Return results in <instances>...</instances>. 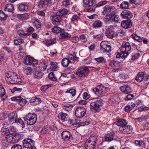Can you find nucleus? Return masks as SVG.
<instances>
[{
    "instance_id": "1",
    "label": "nucleus",
    "mask_w": 149,
    "mask_h": 149,
    "mask_svg": "<svg viewBox=\"0 0 149 149\" xmlns=\"http://www.w3.org/2000/svg\"><path fill=\"white\" fill-rule=\"evenodd\" d=\"M97 141V137L96 135L91 136L85 143V148L86 149H93Z\"/></svg>"
},
{
    "instance_id": "2",
    "label": "nucleus",
    "mask_w": 149,
    "mask_h": 149,
    "mask_svg": "<svg viewBox=\"0 0 149 149\" xmlns=\"http://www.w3.org/2000/svg\"><path fill=\"white\" fill-rule=\"evenodd\" d=\"M20 137V135L17 133L9 134L6 136V141L8 143L13 144L18 142Z\"/></svg>"
},
{
    "instance_id": "3",
    "label": "nucleus",
    "mask_w": 149,
    "mask_h": 149,
    "mask_svg": "<svg viewBox=\"0 0 149 149\" xmlns=\"http://www.w3.org/2000/svg\"><path fill=\"white\" fill-rule=\"evenodd\" d=\"M23 118L27 125H32L36 123L37 119V116L34 113H29Z\"/></svg>"
},
{
    "instance_id": "4",
    "label": "nucleus",
    "mask_w": 149,
    "mask_h": 149,
    "mask_svg": "<svg viewBox=\"0 0 149 149\" xmlns=\"http://www.w3.org/2000/svg\"><path fill=\"white\" fill-rule=\"evenodd\" d=\"M95 94L97 96L104 95L107 92V88L103 86H97L93 89Z\"/></svg>"
},
{
    "instance_id": "5",
    "label": "nucleus",
    "mask_w": 149,
    "mask_h": 149,
    "mask_svg": "<svg viewBox=\"0 0 149 149\" xmlns=\"http://www.w3.org/2000/svg\"><path fill=\"white\" fill-rule=\"evenodd\" d=\"M105 34L107 38H112L117 36L115 29L112 26H110L106 28Z\"/></svg>"
},
{
    "instance_id": "6",
    "label": "nucleus",
    "mask_w": 149,
    "mask_h": 149,
    "mask_svg": "<svg viewBox=\"0 0 149 149\" xmlns=\"http://www.w3.org/2000/svg\"><path fill=\"white\" fill-rule=\"evenodd\" d=\"M102 104V101L101 99L91 102L90 104L91 109L95 112H98L100 110V107Z\"/></svg>"
},
{
    "instance_id": "7",
    "label": "nucleus",
    "mask_w": 149,
    "mask_h": 149,
    "mask_svg": "<svg viewBox=\"0 0 149 149\" xmlns=\"http://www.w3.org/2000/svg\"><path fill=\"white\" fill-rule=\"evenodd\" d=\"M24 146L28 149H36V148L33 146L34 141L31 139L26 138L22 141Z\"/></svg>"
},
{
    "instance_id": "8",
    "label": "nucleus",
    "mask_w": 149,
    "mask_h": 149,
    "mask_svg": "<svg viewBox=\"0 0 149 149\" xmlns=\"http://www.w3.org/2000/svg\"><path fill=\"white\" fill-rule=\"evenodd\" d=\"M88 69L86 67H84L78 69L76 72V74L80 77L86 76L88 73Z\"/></svg>"
},
{
    "instance_id": "9",
    "label": "nucleus",
    "mask_w": 149,
    "mask_h": 149,
    "mask_svg": "<svg viewBox=\"0 0 149 149\" xmlns=\"http://www.w3.org/2000/svg\"><path fill=\"white\" fill-rule=\"evenodd\" d=\"M86 113V110L84 108L79 107L75 110V115L76 117L81 118L85 116Z\"/></svg>"
},
{
    "instance_id": "10",
    "label": "nucleus",
    "mask_w": 149,
    "mask_h": 149,
    "mask_svg": "<svg viewBox=\"0 0 149 149\" xmlns=\"http://www.w3.org/2000/svg\"><path fill=\"white\" fill-rule=\"evenodd\" d=\"M52 23L55 25H58L61 24V17L57 13L52 15L50 17Z\"/></svg>"
},
{
    "instance_id": "11",
    "label": "nucleus",
    "mask_w": 149,
    "mask_h": 149,
    "mask_svg": "<svg viewBox=\"0 0 149 149\" xmlns=\"http://www.w3.org/2000/svg\"><path fill=\"white\" fill-rule=\"evenodd\" d=\"M17 115L16 112H13L10 113L8 115V118L9 122L5 121L4 123V125L6 126V125H9L10 124V122L13 121L15 122L17 118Z\"/></svg>"
},
{
    "instance_id": "12",
    "label": "nucleus",
    "mask_w": 149,
    "mask_h": 149,
    "mask_svg": "<svg viewBox=\"0 0 149 149\" xmlns=\"http://www.w3.org/2000/svg\"><path fill=\"white\" fill-rule=\"evenodd\" d=\"M116 9L113 6L106 5L104 8V10L102 12L103 15L108 14L107 13L111 12L109 15H113L114 14Z\"/></svg>"
},
{
    "instance_id": "13",
    "label": "nucleus",
    "mask_w": 149,
    "mask_h": 149,
    "mask_svg": "<svg viewBox=\"0 0 149 149\" xmlns=\"http://www.w3.org/2000/svg\"><path fill=\"white\" fill-rule=\"evenodd\" d=\"M61 135L62 139L65 141H70L73 139L72 135L69 131L65 130L63 131Z\"/></svg>"
},
{
    "instance_id": "14",
    "label": "nucleus",
    "mask_w": 149,
    "mask_h": 149,
    "mask_svg": "<svg viewBox=\"0 0 149 149\" xmlns=\"http://www.w3.org/2000/svg\"><path fill=\"white\" fill-rule=\"evenodd\" d=\"M131 48L129 42L125 41L123 42L121 47L120 48V51L122 52L128 53Z\"/></svg>"
},
{
    "instance_id": "15",
    "label": "nucleus",
    "mask_w": 149,
    "mask_h": 149,
    "mask_svg": "<svg viewBox=\"0 0 149 149\" xmlns=\"http://www.w3.org/2000/svg\"><path fill=\"white\" fill-rule=\"evenodd\" d=\"M100 50L103 52H109L111 51V46L106 42H102L100 43Z\"/></svg>"
},
{
    "instance_id": "16",
    "label": "nucleus",
    "mask_w": 149,
    "mask_h": 149,
    "mask_svg": "<svg viewBox=\"0 0 149 149\" xmlns=\"http://www.w3.org/2000/svg\"><path fill=\"white\" fill-rule=\"evenodd\" d=\"M132 130V126L127 124L125 126H122L119 127V130L125 134H128L130 133Z\"/></svg>"
},
{
    "instance_id": "17",
    "label": "nucleus",
    "mask_w": 149,
    "mask_h": 149,
    "mask_svg": "<svg viewBox=\"0 0 149 149\" xmlns=\"http://www.w3.org/2000/svg\"><path fill=\"white\" fill-rule=\"evenodd\" d=\"M37 60L33 58L28 56L24 57V63L27 65L34 64L37 62Z\"/></svg>"
},
{
    "instance_id": "18",
    "label": "nucleus",
    "mask_w": 149,
    "mask_h": 149,
    "mask_svg": "<svg viewBox=\"0 0 149 149\" xmlns=\"http://www.w3.org/2000/svg\"><path fill=\"white\" fill-rule=\"evenodd\" d=\"M11 100L12 101H15L18 104L22 106L24 105L27 102L25 99L19 96L13 97L11 98Z\"/></svg>"
},
{
    "instance_id": "19",
    "label": "nucleus",
    "mask_w": 149,
    "mask_h": 149,
    "mask_svg": "<svg viewBox=\"0 0 149 149\" xmlns=\"http://www.w3.org/2000/svg\"><path fill=\"white\" fill-rule=\"evenodd\" d=\"M133 15L132 13L127 10H124L120 13L121 17L125 19L131 18L132 17Z\"/></svg>"
},
{
    "instance_id": "20",
    "label": "nucleus",
    "mask_w": 149,
    "mask_h": 149,
    "mask_svg": "<svg viewBox=\"0 0 149 149\" xmlns=\"http://www.w3.org/2000/svg\"><path fill=\"white\" fill-rule=\"evenodd\" d=\"M84 7L87 8L95 6V0H83Z\"/></svg>"
},
{
    "instance_id": "21",
    "label": "nucleus",
    "mask_w": 149,
    "mask_h": 149,
    "mask_svg": "<svg viewBox=\"0 0 149 149\" xmlns=\"http://www.w3.org/2000/svg\"><path fill=\"white\" fill-rule=\"evenodd\" d=\"M115 136V133L113 132H111L107 134H106L104 135V141H103L102 143L104 141L110 142L111 141L115 139L113 137Z\"/></svg>"
},
{
    "instance_id": "22",
    "label": "nucleus",
    "mask_w": 149,
    "mask_h": 149,
    "mask_svg": "<svg viewBox=\"0 0 149 149\" xmlns=\"http://www.w3.org/2000/svg\"><path fill=\"white\" fill-rule=\"evenodd\" d=\"M132 25L131 20L128 19L123 20L122 22L121 26L122 27L125 29H128L130 28Z\"/></svg>"
},
{
    "instance_id": "23",
    "label": "nucleus",
    "mask_w": 149,
    "mask_h": 149,
    "mask_svg": "<svg viewBox=\"0 0 149 149\" xmlns=\"http://www.w3.org/2000/svg\"><path fill=\"white\" fill-rule=\"evenodd\" d=\"M122 92L124 93L127 94L132 91V88L130 85H124L120 87Z\"/></svg>"
},
{
    "instance_id": "24",
    "label": "nucleus",
    "mask_w": 149,
    "mask_h": 149,
    "mask_svg": "<svg viewBox=\"0 0 149 149\" xmlns=\"http://www.w3.org/2000/svg\"><path fill=\"white\" fill-rule=\"evenodd\" d=\"M17 74L14 72H9L6 75V80L9 81V83L12 80H13L14 78L17 77Z\"/></svg>"
},
{
    "instance_id": "25",
    "label": "nucleus",
    "mask_w": 149,
    "mask_h": 149,
    "mask_svg": "<svg viewBox=\"0 0 149 149\" xmlns=\"http://www.w3.org/2000/svg\"><path fill=\"white\" fill-rule=\"evenodd\" d=\"M18 10L21 12H26L28 10V7L26 3H23L17 5Z\"/></svg>"
},
{
    "instance_id": "26",
    "label": "nucleus",
    "mask_w": 149,
    "mask_h": 149,
    "mask_svg": "<svg viewBox=\"0 0 149 149\" xmlns=\"http://www.w3.org/2000/svg\"><path fill=\"white\" fill-rule=\"evenodd\" d=\"M146 74L143 72H139L138 73L136 77L135 78V80L139 82H141L143 79L146 81L144 79Z\"/></svg>"
},
{
    "instance_id": "27",
    "label": "nucleus",
    "mask_w": 149,
    "mask_h": 149,
    "mask_svg": "<svg viewBox=\"0 0 149 149\" xmlns=\"http://www.w3.org/2000/svg\"><path fill=\"white\" fill-rule=\"evenodd\" d=\"M109 65L111 68L114 70H117L119 68L120 66L119 63L114 60H112L110 61Z\"/></svg>"
},
{
    "instance_id": "28",
    "label": "nucleus",
    "mask_w": 149,
    "mask_h": 149,
    "mask_svg": "<svg viewBox=\"0 0 149 149\" xmlns=\"http://www.w3.org/2000/svg\"><path fill=\"white\" fill-rule=\"evenodd\" d=\"M49 1L47 0H40L38 2V6L41 8H46L48 6Z\"/></svg>"
},
{
    "instance_id": "29",
    "label": "nucleus",
    "mask_w": 149,
    "mask_h": 149,
    "mask_svg": "<svg viewBox=\"0 0 149 149\" xmlns=\"http://www.w3.org/2000/svg\"><path fill=\"white\" fill-rule=\"evenodd\" d=\"M58 117L63 122H64L68 120V116L66 113H64L63 112H61L58 114Z\"/></svg>"
},
{
    "instance_id": "30",
    "label": "nucleus",
    "mask_w": 149,
    "mask_h": 149,
    "mask_svg": "<svg viewBox=\"0 0 149 149\" xmlns=\"http://www.w3.org/2000/svg\"><path fill=\"white\" fill-rule=\"evenodd\" d=\"M128 123L126 120L123 119H120L116 122V124L118 126L120 127L122 126H125Z\"/></svg>"
},
{
    "instance_id": "31",
    "label": "nucleus",
    "mask_w": 149,
    "mask_h": 149,
    "mask_svg": "<svg viewBox=\"0 0 149 149\" xmlns=\"http://www.w3.org/2000/svg\"><path fill=\"white\" fill-rule=\"evenodd\" d=\"M38 67L40 71H44L46 70L47 66L45 62L44 61H42L40 63Z\"/></svg>"
},
{
    "instance_id": "32",
    "label": "nucleus",
    "mask_w": 149,
    "mask_h": 149,
    "mask_svg": "<svg viewBox=\"0 0 149 149\" xmlns=\"http://www.w3.org/2000/svg\"><path fill=\"white\" fill-rule=\"evenodd\" d=\"M14 8L13 5L11 4L6 5L4 9V10L9 12H12L14 10Z\"/></svg>"
},
{
    "instance_id": "33",
    "label": "nucleus",
    "mask_w": 149,
    "mask_h": 149,
    "mask_svg": "<svg viewBox=\"0 0 149 149\" xmlns=\"http://www.w3.org/2000/svg\"><path fill=\"white\" fill-rule=\"evenodd\" d=\"M128 54L129 53L122 52L120 51V52L117 54L116 58H119L121 57L122 58H123L124 59L128 55Z\"/></svg>"
},
{
    "instance_id": "34",
    "label": "nucleus",
    "mask_w": 149,
    "mask_h": 149,
    "mask_svg": "<svg viewBox=\"0 0 149 149\" xmlns=\"http://www.w3.org/2000/svg\"><path fill=\"white\" fill-rule=\"evenodd\" d=\"M43 74L42 72L36 71L33 74V77L37 79H39L42 77Z\"/></svg>"
},
{
    "instance_id": "35",
    "label": "nucleus",
    "mask_w": 149,
    "mask_h": 149,
    "mask_svg": "<svg viewBox=\"0 0 149 149\" xmlns=\"http://www.w3.org/2000/svg\"><path fill=\"white\" fill-rule=\"evenodd\" d=\"M80 13H78L77 14H74L72 15V18L70 19L71 21L73 22H77L80 19Z\"/></svg>"
},
{
    "instance_id": "36",
    "label": "nucleus",
    "mask_w": 149,
    "mask_h": 149,
    "mask_svg": "<svg viewBox=\"0 0 149 149\" xmlns=\"http://www.w3.org/2000/svg\"><path fill=\"white\" fill-rule=\"evenodd\" d=\"M56 13L61 17L67 14L68 11L66 9L63 8L57 12Z\"/></svg>"
},
{
    "instance_id": "37",
    "label": "nucleus",
    "mask_w": 149,
    "mask_h": 149,
    "mask_svg": "<svg viewBox=\"0 0 149 149\" xmlns=\"http://www.w3.org/2000/svg\"><path fill=\"white\" fill-rule=\"evenodd\" d=\"M64 31L63 29H61L58 26H55L52 29V31L56 33L63 32Z\"/></svg>"
},
{
    "instance_id": "38",
    "label": "nucleus",
    "mask_w": 149,
    "mask_h": 149,
    "mask_svg": "<svg viewBox=\"0 0 149 149\" xmlns=\"http://www.w3.org/2000/svg\"><path fill=\"white\" fill-rule=\"evenodd\" d=\"M22 80L20 78L17 76L16 78H14L13 80H12L10 82V83L11 84H18L21 83Z\"/></svg>"
},
{
    "instance_id": "39",
    "label": "nucleus",
    "mask_w": 149,
    "mask_h": 149,
    "mask_svg": "<svg viewBox=\"0 0 149 149\" xmlns=\"http://www.w3.org/2000/svg\"><path fill=\"white\" fill-rule=\"evenodd\" d=\"M103 23L99 20H97L93 24V26L95 28H100L102 25Z\"/></svg>"
},
{
    "instance_id": "40",
    "label": "nucleus",
    "mask_w": 149,
    "mask_h": 149,
    "mask_svg": "<svg viewBox=\"0 0 149 149\" xmlns=\"http://www.w3.org/2000/svg\"><path fill=\"white\" fill-rule=\"evenodd\" d=\"M3 125L4 126V127H2L1 130V134L2 135H4L7 133H8L9 132V129H8L7 128H6V127L7 125H6V126H5L4 125V124H3Z\"/></svg>"
},
{
    "instance_id": "41",
    "label": "nucleus",
    "mask_w": 149,
    "mask_h": 149,
    "mask_svg": "<svg viewBox=\"0 0 149 149\" xmlns=\"http://www.w3.org/2000/svg\"><path fill=\"white\" fill-rule=\"evenodd\" d=\"M33 26L35 27L37 29L40 27L41 24L39 20L37 19H35L33 23Z\"/></svg>"
},
{
    "instance_id": "42",
    "label": "nucleus",
    "mask_w": 149,
    "mask_h": 149,
    "mask_svg": "<svg viewBox=\"0 0 149 149\" xmlns=\"http://www.w3.org/2000/svg\"><path fill=\"white\" fill-rule=\"evenodd\" d=\"M70 63L68 58H63L62 61L61 63L62 65L65 67H67L69 64Z\"/></svg>"
},
{
    "instance_id": "43",
    "label": "nucleus",
    "mask_w": 149,
    "mask_h": 149,
    "mask_svg": "<svg viewBox=\"0 0 149 149\" xmlns=\"http://www.w3.org/2000/svg\"><path fill=\"white\" fill-rule=\"evenodd\" d=\"M41 100L40 98H37L36 97H33L31 99V102H35L36 104H38L41 103Z\"/></svg>"
},
{
    "instance_id": "44",
    "label": "nucleus",
    "mask_w": 149,
    "mask_h": 149,
    "mask_svg": "<svg viewBox=\"0 0 149 149\" xmlns=\"http://www.w3.org/2000/svg\"><path fill=\"white\" fill-rule=\"evenodd\" d=\"M72 108V106L70 104H67L62 106L63 109L65 111H70Z\"/></svg>"
},
{
    "instance_id": "45",
    "label": "nucleus",
    "mask_w": 149,
    "mask_h": 149,
    "mask_svg": "<svg viewBox=\"0 0 149 149\" xmlns=\"http://www.w3.org/2000/svg\"><path fill=\"white\" fill-rule=\"evenodd\" d=\"M129 4L127 1H124L120 4V7L122 8L127 9L129 8Z\"/></svg>"
},
{
    "instance_id": "46",
    "label": "nucleus",
    "mask_w": 149,
    "mask_h": 149,
    "mask_svg": "<svg viewBox=\"0 0 149 149\" xmlns=\"http://www.w3.org/2000/svg\"><path fill=\"white\" fill-rule=\"evenodd\" d=\"M71 0H64L62 2L61 5L63 7H67L69 6L71 4Z\"/></svg>"
},
{
    "instance_id": "47",
    "label": "nucleus",
    "mask_w": 149,
    "mask_h": 149,
    "mask_svg": "<svg viewBox=\"0 0 149 149\" xmlns=\"http://www.w3.org/2000/svg\"><path fill=\"white\" fill-rule=\"evenodd\" d=\"M17 123L18 125H20L22 128H24L25 127V125L23 120L20 118H17L15 120L14 122Z\"/></svg>"
},
{
    "instance_id": "48",
    "label": "nucleus",
    "mask_w": 149,
    "mask_h": 149,
    "mask_svg": "<svg viewBox=\"0 0 149 149\" xmlns=\"http://www.w3.org/2000/svg\"><path fill=\"white\" fill-rule=\"evenodd\" d=\"M70 63L73 62L74 61H77V58L75 55L73 56L72 54H70L68 55V58Z\"/></svg>"
},
{
    "instance_id": "49",
    "label": "nucleus",
    "mask_w": 149,
    "mask_h": 149,
    "mask_svg": "<svg viewBox=\"0 0 149 149\" xmlns=\"http://www.w3.org/2000/svg\"><path fill=\"white\" fill-rule=\"evenodd\" d=\"M94 60L97 61L98 63H104L106 62L105 59L102 57L95 58Z\"/></svg>"
},
{
    "instance_id": "50",
    "label": "nucleus",
    "mask_w": 149,
    "mask_h": 149,
    "mask_svg": "<svg viewBox=\"0 0 149 149\" xmlns=\"http://www.w3.org/2000/svg\"><path fill=\"white\" fill-rule=\"evenodd\" d=\"M60 36L62 38L67 39L70 37L71 35L68 33L67 32H62L60 34Z\"/></svg>"
},
{
    "instance_id": "51",
    "label": "nucleus",
    "mask_w": 149,
    "mask_h": 149,
    "mask_svg": "<svg viewBox=\"0 0 149 149\" xmlns=\"http://www.w3.org/2000/svg\"><path fill=\"white\" fill-rule=\"evenodd\" d=\"M65 93H68V94H70L71 96H74L75 95L76 91L75 89H71L66 91Z\"/></svg>"
},
{
    "instance_id": "52",
    "label": "nucleus",
    "mask_w": 149,
    "mask_h": 149,
    "mask_svg": "<svg viewBox=\"0 0 149 149\" xmlns=\"http://www.w3.org/2000/svg\"><path fill=\"white\" fill-rule=\"evenodd\" d=\"M8 17L7 14H6L3 11L0 10V19L1 20H6Z\"/></svg>"
},
{
    "instance_id": "53",
    "label": "nucleus",
    "mask_w": 149,
    "mask_h": 149,
    "mask_svg": "<svg viewBox=\"0 0 149 149\" xmlns=\"http://www.w3.org/2000/svg\"><path fill=\"white\" fill-rule=\"evenodd\" d=\"M132 38L136 40L139 42H141L142 41V38L136 35L135 34H132L131 36Z\"/></svg>"
},
{
    "instance_id": "54",
    "label": "nucleus",
    "mask_w": 149,
    "mask_h": 149,
    "mask_svg": "<svg viewBox=\"0 0 149 149\" xmlns=\"http://www.w3.org/2000/svg\"><path fill=\"white\" fill-rule=\"evenodd\" d=\"M14 43L15 45H19L24 42V40L22 38L16 39L14 40Z\"/></svg>"
},
{
    "instance_id": "55",
    "label": "nucleus",
    "mask_w": 149,
    "mask_h": 149,
    "mask_svg": "<svg viewBox=\"0 0 149 149\" xmlns=\"http://www.w3.org/2000/svg\"><path fill=\"white\" fill-rule=\"evenodd\" d=\"M50 68L52 70H55L57 67V63L56 62H52L50 63Z\"/></svg>"
},
{
    "instance_id": "56",
    "label": "nucleus",
    "mask_w": 149,
    "mask_h": 149,
    "mask_svg": "<svg viewBox=\"0 0 149 149\" xmlns=\"http://www.w3.org/2000/svg\"><path fill=\"white\" fill-rule=\"evenodd\" d=\"M111 16V22H118V21H119V17L118 15H115V13L114 15H112Z\"/></svg>"
},
{
    "instance_id": "57",
    "label": "nucleus",
    "mask_w": 149,
    "mask_h": 149,
    "mask_svg": "<svg viewBox=\"0 0 149 149\" xmlns=\"http://www.w3.org/2000/svg\"><path fill=\"white\" fill-rule=\"evenodd\" d=\"M111 15H112L108 14L106 15V17L103 19L104 21L106 22H108L109 21H110L111 22Z\"/></svg>"
},
{
    "instance_id": "58",
    "label": "nucleus",
    "mask_w": 149,
    "mask_h": 149,
    "mask_svg": "<svg viewBox=\"0 0 149 149\" xmlns=\"http://www.w3.org/2000/svg\"><path fill=\"white\" fill-rule=\"evenodd\" d=\"M87 35H82L79 37V40H80L81 42H85L87 41Z\"/></svg>"
},
{
    "instance_id": "59",
    "label": "nucleus",
    "mask_w": 149,
    "mask_h": 149,
    "mask_svg": "<svg viewBox=\"0 0 149 149\" xmlns=\"http://www.w3.org/2000/svg\"><path fill=\"white\" fill-rule=\"evenodd\" d=\"M5 94V91L3 86L0 85V95L1 97L4 96Z\"/></svg>"
},
{
    "instance_id": "60",
    "label": "nucleus",
    "mask_w": 149,
    "mask_h": 149,
    "mask_svg": "<svg viewBox=\"0 0 149 149\" xmlns=\"http://www.w3.org/2000/svg\"><path fill=\"white\" fill-rule=\"evenodd\" d=\"M48 77L50 79L52 80L53 81H55L56 80V77H54V74L52 72H50L48 74Z\"/></svg>"
},
{
    "instance_id": "61",
    "label": "nucleus",
    "mask_w": 149,
    "mask_h": 149,
    "mask_svg": "<svg viewBox=\"0 0 149 149\" xmlns=\"http://www.w3.org/2000/svg\"><path fill=\"white\" fill-rule=\"evenodd\" d=\"M134 97V96L131 94H128L124 98V100L125 101H128L131 100Z\"/></svg>"
},
{
    "instance_id": "62",
    "label": "nucleus",
    "mask_w": 149,
    "mask_h": 149,
    "mask_svg": "<svg viewBox=\"0 0 149 149\" xmlns=\"http://www.w3.org/2000/svg\"><path fill=\"white\" fill-rule=\"evenodd\" d=\"M34 29L32 27L30 26L27 28L26 32L27 35H29L31 34V32L34 31Z\"/></svg>"
},
{
    "instance_id": "63",
    "label": "nucleus",
    "mask_w": 149,
    "mask_h": 149,
    "mask_svg": "<svg viewBox=\"0 0 149 149\" xmlns=\"http://www.w3.org/2000/svg\"><path fill=\"white\" fill-rule=\"evenodd\" d=\"M19 35L21 37H24L27 35V34L24 32V31L22 30H19L17 32Z\"/></svg>"
},
{
    "instance_id": "64",
    "label": "nucleus",
    "mask_w": 149,
    "mask_h": 149,
    "mask_svg": "<svg viewBox=\"0 0 149 149\" xmlns=\"http://www.w3.org/2000/svg\"><path fill=\"white\" fill-rule=\"evenodd\" d=\"M11 149H22V146L19 144H15L11 148Z\"/></svg>"
}]
</instances>
